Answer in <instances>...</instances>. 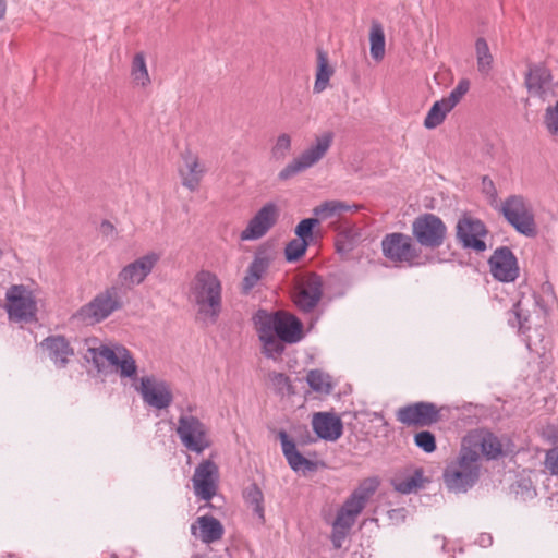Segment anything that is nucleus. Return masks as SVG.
<instances>
[{
	"label": "nucleus",
	"instance_id": "e433bc0d",
	"mask_svg": "<svg viewBox=\"0 0 558 558\" xmlns=\"http://www.w3.org/2000/svg\"><path fill=\"white\" fill-rule=\"evenodd\" d=\"M360 233L355 229H345L341 231L336 240V250L339 254H349L357 245Z\"/></svg>",
	"mask_w": 558,
	"mask_h": 558
},
{
	"label": "nucleus",
	"instance_id": "5fc2aeb1",
	"mask_svg": "<svg viewBox=\"0 0 558 558\" xmlns=\"http://www.w3.org/2000/svg\"><path fill=\"white\" fill-rule=\"evenodd\" d=\"M476 543L481 546V547H488L493 544V537L490 534L488 533H482Z\"/></svg>",
	"mask_w": 558,
	"mask_h": 558
},
{
	"label": "nucleus",
	"instance_id": "2eb2a0df",
	"mask_svg": "<svg viewBox=\"0 0 558 558\" xmlns=\"http://www.w3.org/2000/svg\"><path fill=\"white\" fill-rule=\"evenodd\" d=\"M524 86L530 95L545 100L549 94H554L556 85L550 69L544 62H538L527 64Z\"/></svg>",
	"mask_w": 558,
	"mask_h": 558
},
{
	"label": "nucleus",
	"instance_id": "4d7b16f0",
	"mask_svg": "<svg viewBox=\"0 0 558 558\" xmlns=\"http://www.w3.org/2000/svg\"><path fill=\"white\" fill-rule=\"evenodd\" d=\"M5 9H7L5 0H0V20L4 16Z\"/></svg>",
	"mask_w": 558,
	"mask_h": 558
},
{
	"label": "nucleus",
	"instance_id": "4c0bfd02",
	"mask_svg": "<svg viewBox=\"0 0 558 558\" xmlns=\"http://www.w3.org/2000/svg\"><path fill=\"white\" fill-rule=\"evenodd\" d=\"M269 380L276 395L289 397L295 393L291 379L284 373L271 372L269 373Z\"/></svg>",
	"mask_w": 558,
	"mask_h": 558
},
{
	"label": "nucleus",
	"instance_id": "dca6fc26",
	"mask_svg": "<svg viewBox=\"0 0 558 558\" xmlns=\"http://www.w3.org/2000/svg\"><path fill=\"white\" fill-rule=\"evenodd\" d=\"M219 470L210 460L202 461L195 469L192 478L195 495L205 501H210L217 493Z\"/></svg>",
	"mask_w": 558,
	"mask_h": 558
},
{
	"label": "nucleus",
	"instance_id": "473e14b6",
	"mask_svg": "<svg viewBox=\"0 0 558 558\" xmlns=\"http://www.w3.org/2000/svg\"><path fill=\"white\" fill-rule=\"evenodd\" d=\"M131 76L133 82L142 87H146L150 84L144 52H137L133 57Z\"/></svg>",
	"mask_w": 558,
	"mask_h": 558
},
{
	"label": "nucleus",
	"instance_id": "13d9d810",
	"mask_svg": "<svg viewBox=\"0 0 558 558\" xmlns=\"http://www.w3.org/2000/svg\"><path fill=\"white\" fill-rule=\"evenodd\" d=\"M101 227L104 230H110L112 231L113 230V226L112 223H110L109 221L105 220L102 223H101Z\"/></svg>",
	"mask_w": 558,
	"mask_h": 558
},
{
	"label": "nucleus",
	"instance_id": "a19ab883",
	"mask_svg": "<svg viewBox=\"0 0 558 558\" xmlns=\"http://www.w3.org/2000/svg\"><path fill=\"white\" fill-rule=\"evenodd\" d=\"M263 344V353L268 359H277L284 351V343L275 333L258 338Z\"/></svg>",
	"mask_w": 558,
	"mask_h": 558
},
{
	"label": "nucleus",
	"instance_id": "bf43d9fd",
	"mask_svg": "<svg viewBox=\"0 0 558 558\" xmlns=\"http://www.w3.org/2000/svg\"><path fill=\"white\" fill-rule=\"evenodd\" d=\"M109 558H119V557L116 553H111V554H109Z\"/></svg>",
	"mask_w": 558,
	"mask_h": 558
},
{
	"label": "nucleus",
	"instance_id": "9d476101",
	"mask_svg": "<svg viewBox=\"0 0 558 558\" xmlns=\"http://www.w3.org/2000/svg\"><path fill=\"white\" fill-rule=\"evenodd\" d=\"M7 312L15 322H32L36 317L37 305L29 290L23 284H14L5 293Z\"/></svg>",
	"mask_w": 558,
	"mask_h": 558
},
{
	"label": "nucleus",
	"instance_id": "864d4df0",
	"mask_svg": "<svg viewBox=\"0 0 558 558\" xmlns=\"http://www.w3.org/2000/svg\"><path fill=\"white\" fill-rule=\"evenodd\" d=\"M546 465L550 473L558 476V448L549 450L546 454Z\"/></svg>",
	"mask_w": 558,
	"mask_h": 558
},
{
	"label": "nucleus",
	"instance_id": "79ce46f5",
	"mask_svg": "<svg viewBox=\"0 0 558 558\" xmlns=\"http://www.w3.org/2000/svg\"><path fill=\"white\" fill-rule=\"evenodd\" d=\"M292 140L288 133H281L277 136L270 150V157L275 161H283L290 154Z\"/></svg>",
	"mask_w": 558,
	"mask_h": 558
},
{
	"label": "nucleus",
	"instance_id": "c9c22d12",
	"mask_svg": "<svg viewBox=\"0 0 558 558\" xmlns=\"http://www.w3.org/2000/svg\"><path fill=\"white\" fill-rule=\"evenodd\" d=\"M351 209V206L342 201H326L313 209L315 216L327 219Z\"/></svg>",
	"mask_w": 558,
	"mask_h": 558
},
{
	"label": "nucleus",
	"instance_id": "7ed1b4c3",
	"mask_svg": "<svg viewBox=\"0 0 558 558\" xmlns=\"http://www.w3.org/2000/svg\"><path fill=\"white\" fill-rule=\"evenodd\" d=\"M383 256L396 266L418 267L425 265L422 250L417 246L412 234L390 232L383 236L380 242Z\"/></svg>",
	"mask_w": 558,
	"mask_h": 558
},
{
	"label": "nucleus",
	"instance_id": "4468645a",
	"mask_svg": "<svg viewBox=\"0 0 558 558\" xmlns=\"http://www.w3.org/2000/svg\"><path fill=\"white\" fill-rule=\"evenodd\" d=\"M136 389L140 391L143 401L157 410L167 409L173 401V395L169 384L155 376L142 377L141 385Z\"/></svg>",
	"mask_w": 558,
	"mask_h": 558
},
{
	"label": "nucleus",
	"instance_id": "f257e3e1",
	"mask_svg": "<svg viewBox=\"0 0 558 558\" xmlns=\"http://www.w3.org/2000/svg\"><path fill=\"white\" fill-rule=\"evenodd\" d=\"M190 300L197 307L196 319L203 325H215L222 311V286L208 270H199L190 284Z\"/></svg>",
	"mask_w": 558,
	"mask_h": 558
},
{
	"label": "nucleus",
	"instance_id": "f03ea898",
	"mask_svg": "<svg viewBox=\"0 0 558 558\" xmlns=\"http://www.w3.org/2000/svg\"><path fill=\"white\" fill-rule=\"evenodd\" d=\"M481 469V453L462 444L457 459L444 470V483L450 492L466 493L480 480Z\"/></svg>",
	"mask_w": 558,
	"mask_h": 558
},
{
	"label": "nucleus",
	"instance_id": "3c124183",
	"mask_svg": "<svg viewBox=\"0 0 558 558\" xmlns=\"http://www.w3.org/2000/svg\"><path fill=\"white\" fill-rule=\"evenodd\" d=\"M355 521H356V518H354L353 515L349 514L348 512L345 513L339 509L332 525L350 532L352 526L354 525Z\"/></svg>",
	"mask_w": 558,
	"mask_h": 558
},
{
	"label": "nucleus",
	"instance_id": "ea45409f",
	"mask_svg": "<svg viewBox=\"0 0 558 558\" xmlns=\"http://www.w3.org/2000/svg\"><path fill=\"white\" fill-rule=\"evenodd\" d=\"M308 386L316 392L330 393L332 386L329 376L319 369H311L306 375Z\"/></svg>",
	"mask_w": 558,
	"mask_h": 558
},
{
	"label": "nucleus",
	"instance_id": "20e7f679",
	"mask_svg": "<svg viewBox=\"0 0 558 558\" xmlns=\"http://www.w3.org/2000/svg\"><path fill=\"white\" fill-rule=\"evenodd\" d=\"M124 296L122 287L111 284L83 305L76 312L75 317L87 325L101 323L114 312L123 308Z\"/></svg>",
	"mask_w": 558,
	"mask_h": 558
},
{
	"label": "nucleus",
	"instance_id": "72a5a7b5",
	"mask_svg": "<svg viewBox=\"0 0 558 558\" xmlns=\"http://www.w3.org/2000/svg\"><path fill=\"white\" fill-rule=\"evenodd\" d=\"M451 109L442 99L435 101L424 119V126L428 130L437 128L445 121Z\"/></svg>",
	"mask_w": 558,
	"mask_h": 558
},
{
	"label": "nucleus",
	"instance_id": "a878e982",
	"mask_svg": "<svg viewBox=\"0 0 558 558\" xmlns=\"http://www.w3.org/2000/svg\"><path fill=\"white\" fill-rule=\"evenodd\" d=\"M40 345L48 351L50 360L60 368L65 367L69 357L74 354L73 348L63 336H49Z\"/></svg>",
	"mask_w": 558,
	"mask_h": 558
},
{
	"label": "nucleus",
	"instance_id": "0eeeda50",
	"mask_svg": "<svg viewBox=\"0 0 558 558\" xmlns=\"http://www.w3.org/2000/svg\"><path fill=\"white\" fill-rule=\"evenodd\" d=\"M448 229L440 217L432 213H423L411 223V234L417 246L436 250L442 246L447 239Z\"/></svg>",
	"mask_w": 558,
	"mask_h": 558
},
{
	"label": "nucleus",
	"instance_id": "5701e85b",
	"mask_svg": "<svg viewBox=\"0 0 558 558\" xmlns=\"http://www.w3.org/2000/svg\"><path fill=\"white\" fill-rule=\"evenodd\" d=\"M275 335L286 343H298L304 337L303 324L295 315L279 311Z\"/></svg>",
	"mask_w": 558,
	"mask_h": 558
},
{
	"label": "nucleus",
	"instance_id": "37998d69",
	"mask_svg": "<svg viewBox=\"0 0 558 558\" xmlns=\"http://www.w3.org/2000/svg\"><path fill=\"white\" fill-rule=\"evenodd\" d=\"M245 501L252 507L253 512L258 515V518L264 521V496L262 490L256 484H252L244 492Z\"/></svg>",
	"mask_w": 558,
	"mask_h": 558
},
{
	"label": "nucleus",
	"instance_id": "bb28decb",
	"mask_svg": "<svg viewBox=\"0 0 558 558\" xmlns=\"http://www.w3.org/2000/svg\"><path fill=\"white\" fill-rule=\"evenodd\" d=\"M376 486L367 485L366 482L354 489L345 499L340 510L357 518L365 508L369 497L374 494Z\"/></svg>",
	"mask_w": 558,
	"mask_h": 558
},
{
	"label": "nucleus",
	"instance_id": "423d86ee",
	"mask_svg": "<svg viewBox=\"0 0 558 558\" xmlns=\"http://www.w3.org/2000/svg\"><path fill=\"white\" fill-rule=\"evenodd\" d=\"M333 137L331 131H326L315 136L314 142L306 149L280 170L278 179L280 181H287L314 167L326 156L333 143Z\"/></svg>",
	"mask_w": 558,
	"mask_h": 558
},
{
	"label": "nucleus",
	"instance_id": "a18cd8bd",
	"mask_svg": "<svg viewBox=\"0 0 558 558\" xmlns=\"http://www.w3.org/2000/svg\"><path fill=\"white\" fill-rule=\"evenodd\" d=\"M470 82L466 78H462L459 81L457 86L450 92L448 97L442 98L449 109H453L463 96L469 92Z\"/></svg>",
	"mask_w": 558,
	"mask_h": 558
},
{
	"label": "nucleus",
	"instance_id": "f704fd0d",
	"mask_svg": "<svg viewBox=\"0 0 558 558\" xmlns=\"http://www.w3.org/2000/svg\"><path fill=\"white\" fill-rule=\"evenodd\" d=\"M477 69L482 74H488L493 65V56L485 38L475 41Z\"/></svg>",
	"mask_w": 558,
	"mask_h": 558
},
{
	"label": "nucleus",
	"instance_id": "c756f323",
	"mask_svg": "<svg viewBox=\"0 0 558 558\" xmlns=\"http://www.w3.org/2000/svg\"><path fill=\"white\" fill-rule=\"evenodd\" d=\"M333 74V69L328 63L327 53L318 49L317 50V71L316 78L314 83V93L319 94L326 89L328 86L329 80Z\"/></svg>",
	"mask_w": 558,
	"mask_h": 558
},
{
	"label": "nucleus",
	"instance_id": "7c9ffc66",
	"mask_svg": "<svg viewBox=\"0 0 558 558\" xmlns=\"http://www.w3.org/2000/svg\"><path fill=\"white\" fill-rule=\"evenodd\" d=\"M85 357L88 362H93L98 371H101L106 362L110 365L117 364L118 351L116 352L107 345H100L98 348H89Z\"/></svg>",
	"mask_w": 558,
	"mask_h": 558
},
{
	"label": "nucleus",
	"instance_id": "1a4fd4ad",
	"mask_svg": "<svg viewBox=\"0 0 558 558\" xmlns=\"http://www.w3.org/2000/svg\"><path fill=\"white\" fill-rule=\"evenodd\" d=\"M178 423L177 434L187 450L201 454L210 447L208 429L199 418L194 415H181Z\"/></svg>",
	"mask_w": 558,
	"mask_h": 558
},
{
	"label": "nucleus",
	"instance_id": "6e6552de",
	"mask_svg": "<svg viewBox=\"0 0 558 558\" xmlns=\"http://www.w3.org/2000/svg\"><path fill=\"white\" fill-rule=\"evenodd\" d=\"M396 418L405 426L429 427L441 421V408L428 401L413 402L400 407Z\"/></svg>",
	"mask_w": 558,
	"mask_h": 558
},
{
	"label": "nucleus",
	"instance_id": "cd10ccee",
	"mask_svg": "<svg viewBox=\"0 0 558 558\" xmlns=\"http://www.w3.org/2000/svg\"><path fill=\"white\" fill-rule=\"evenodd\" d=\"M427 480L424 477V471L422 468H417L413 473L407 476H396L391 483L393 488L401 494H411L420 488L424 487V483Z\"/></svg>",
	"mask_w": 558,
	"mask_h": 558
},
{
	"label": "nucleus",
	"instance_id": "b1692460",
	"mask_svg": "<svg viewBox=\"0 0 558 558\" xmlns=\"http://www.w3.org/2000/svg\"><path fill=\"white\" fill-rule=\"evenodd\" d=\"M278 436L281 441L282 453L287 459L289 466L294 472L303 471L305 473L317 470L316 462L303 457V454L296 449L295 442L289 438L284 430H280Z\"/></svg>",
	"mask_w": 558,
	"mask_h": 558
},
{
	"label": "nucleus",
	"instance_id": "39448f33",
	"mask_svg": "<svg viewBox=\"0 0 558 558\" xmlns=\"http://www.w3.org/2000/svg\"><path fill=\"white\" fill-rule=\"evenodd\" d=\"M499 211L518 233L527 238L536 236L537 227L533 206L523 195H509L502 202Z\"/></svg>",
	"mask_w": 558,
	"mask_h": 558
},
{
	"label": "nucleus",
	"instance_id": "ddd939ff",
	"mask_svg": "<svg viewBox=\"0 0 558 558\" xmlns=\"http://www.w3.org/2000/svg\"><path fill=\"white\" fill-rule=\"evenodd\" d=\"M456 229L457 239L463 248L473 250L476 253L486 251L487 245L483 238L488 231L482 220L463 216L458 220Z\"/></svg>",
	"mask_w": 558,
	"mask_h": 558
},
{
	"label": "nucleus",
	"instance_id": "412c9836",
	"mask_svg": "<svg viewBox=\"0 0 558 558\" xmlns=\"http://www.w3.org/2000/svg\"><path fill=\"white\" fill-rule=\"evenodd\" d=\"M269 266L270 258L267 251L262 248L257 250L241 282V291L243 294H248L256 287L258 281L266 275Z\"/></svg>",
	"mask_w": 558,
	"mask_h": 558
},
{
	"label": "nucleus",
	"instance_id": "c85d7f7f",
	"mask_svg": "<svg viewBox=\"0 0 558 558\" xmlns=\"http://www.w3.org/2000/svg\"><path fill=\"white\" fill-rule=\"evenodd\" d=\"M278 316L279 311L270 313L265 308H259L254 313L252 322L256 328L258 338L275 333Z\"/></svg>",
	"mask_w": 558,
	"mask_h": 558
},
{
	"label": "nucleus",
	"instance_id": "de8ad7c7",
	"mask_svg": "<svg viewBox=\"0 0 558 558\" xmlns=\"http://www.w3.org/2000/svg\"><path fill=\"white\" fill-rule=\"evenodd\" d=\"M318 223L319 220L316 218H305L301 220L295 228V234L298 239L310 244V242L313 240V230Z\"/></svg>",
	"mask_w": 558,
	"mask_h": 558
},
{
	"label": "nucleus",
	"instance_id": "f3484780",
	"mask_svg": "<svg viewBox=\"0 0 558 558\" xmlns=\"http://www.w3.org/2000/svg\"><path fill=\"white\" fill-rule=\"evenodd\" d=\"M488 265L492 276L500 282H513L519 277L518 259L508 246L496 248Z\"/></svg>",
	"mask_w": 558,
	"mask_h": 558
},
{
	"label": "nucleus",
	"instance_id": "09e8293b",
	"mask_svg": "<svg viewBox=\"0 0 558 558\" xmlns=\"http://www.w3.org/2000/svg\"><path fill=\"white\" fill-rule=\"evenodd\" d=\"M525 322H527V317L522 315L520 302L514 303L512 308L509 311V325L513 328H518L520 331H523L525 328Z\"/></svg>",
	"mask_w": 558,
	"mask_h": 558
},
{
	"label": "nucleus",
	"instance_id": "aec40b11",
	"mask_svg": "<svg viewBox=\"0 0 558 558\" xmlns=\"http://www.w3.org/2000/svg\"><path fill=\"white\" fill-rule=\"evenodd\" d=\"M184 167L179 170L182 185L195 192L206 172L205 167L201 163L199 158L196 154L190 149L184 150L181 154Z\"/></svg>",
	"mask_w": 558,
	"mask_h": 558
},
{
	"label": "nucleus",
	"instance_id": "9b49d317",
	"mask_svg": "<svg viewBox=\"0 0 558 558\" xmlns=\"http://www.w3.org/2000/svg\"><path fill=\"white\" fill-rule=\"evenodd\" d=\"M159 259V254L149 252L121 268L118 274L117 284L123 288L124 295L135 286H140L145 281Z\"/></svg>",
	"mask_w": 558,
	"mask_h": 558
},
{
	"label": "nucleus",
	"instance_id": "58836bf2",
	"mask_svg": "<svg viewBox=\"0 0 558 558\" xmlns=\"http://www.w3.org/2000/svg\"><path fill=\"white\" fill-rule=\"evenodd\" d=\"M114 366L120 368L122 377L134 378L136 376V363L130 351L123 347L118 348V362Z\"/></svg>",
	"mask_w": 558,
	"mask_h": 558
},
{
	"label": "nucleus",
	"instance_id": "a211bd4d",
	"mask_svg": "<svg viewBox=\"0 0 558 558\" xmlns=\"http://www.w3.org/2000/svg\"><path fill=\"white\" fill-rule=\"evenodd\" d=\"M278 209L274 203L264 205L248 221L247 227L241 232L242 241H253L263 238L276 223Z\"/></svg>",
	"mask_w": 558,
	"mask_h": 558
},
{
	"label": "nucleus",
	"instance_id": "f8f14e48",
	"mask_svg": "<svg viewBox=\"0 0 558 558\" xmlns=\"http://www.w3.org/2000/svg\"><path fill=\"white\" fill-rule=\"evenodd\" d=\"M324 294L323 278L315 274H308L298 284L294 293L295 306L305 314L312 313L319 304Z\"/></svg>",
	"mask_w": 558,
	"mask_h": 558
},
{
	"label": "nucleus",
	"instance_id": "4be33fe9",
	"mask_svg": "<svg viewBox=\"0 0 558 558\" xmlns=\"http://www.w3.org/2000/svg\"><path fill=\"white\" fill-rule=\"evenodd\" d=\"M462 444L476 449L487 460H497L505 456L501 441L490 432H483L476 436L464 438Z\"/></svg>",
	"mask_w": 558,
	"mask_h": 558
},
{
	"label": "nucleus",
	"instance_id": "8fccbe9b",
	"mask_svg": "<svg viewBox=\"0 0 558 558\" xmlns=\"http://www.w3.org/2000/svg\"><path fill=\"white\" fill-rule=\"evenodd\" d=\"M544 122L547 130L555 135H558V101L555 106H549L545 110Z\"/></svg>",
	"mask_w": 558,
	"mask_h": 558
},
{
	"label": "nucleus",
	"instance_id": "603ef678",
	"mask_svg": "<svg viewBox=\"0 0 558 558\" xmlns=\"http://www.w3.org/2000/svg\"><path fill=\"white\" fill-rule=\"evenodd\" d=\"M349 531L339 529L332 525V532L330 535V541L335 549H340L347 536L349 535Z\"/></svg>",
	"mask_w": 558,
	"mask_h": 558
},
{
	"label": "nucleus",
	"instance_id": "393cba45",
	"mask_svg": "<svg viewBox=\"0 0 558 558\" xmlns=\"http://www.w3.org/2000/svg\"><path fill=\"white\" fill-rule=\"evenodd\" d=\"M223 533V525L213 515L198 517L195 523L191 525V534L199 538L205 544H211L220 541Z\"/></svg>",
	"mask_w": 558,
	"mask_h": 558
},
{
	"label": "nucleus",
	"instance_id": "6ab92c4d",
	"mask_svg": "<svg viewBox=\"0 0 558 558\" xmlns=\"http://www.w3.org/2000/svg\"><path fill=\"white\" fill-rule=\"evenodd\" d=\"M313 430L318 438L336 441L343 434V424L339 416L329 412H317L312 420Z\"/></svg>",
	"mask_w": 558,
	"mask_h": 558
},
{
	"label": "nucleus",
	"instance_id": "49530a36",
	"mask_svg": "<svg viewBox=\"0 0 558 558\" xmlns=\"http://www.w3.org/2000/svg\"><path fill=\"white\" fill-rule=\"evenodd\" d=\"M310 244L300 239L291 240L284 250L286 259L288 262H296L299 260L306 252V248Z\"/></svg>",
	"mask_w": 558,
	"mask_h": 558
},
{
	"label": "nucleus",
	"instance_id": "6e6d98bb",
	"mask_svg": "<svg viewBox=\"0 0 558 558\" xmlns=\"http://www.w3.org/2000/svg\"><path fill=\"white\" fill-rule=\"evenodd\" d=\"M483 185H484L485 190L490 189L494 193H496L493 181L490 179H488L487 177L483 178Z\"/></svg>",
	"mask_w": 558,
	"mask_h": 558
},
{
	"label": "nucleus",
	"instance_id": "052dcab7",
	"mask_svg": "<svg viewBox=\"0 0 558 558\" xmlns=\"http://www.w3.org/2000/svg\"><path fill=\"white\" fill-rule=\"evenodd\" d=\"M2 256H3V251H2V248L0 247V259L2 258Z\"/></svg>",
	"mask_w": 558,
	"mask_h": 558
},
{
	"label": "nucleus",
	"instance_id": "2f4dec72",
	"mask_svg": "<svg viewBox=\"0 0 558 558\" xmlns=\"http://www.w3.org/2000/svg\"><path fill=\"white\" fill-rule=\"evenodd\" d=\"M371 56L375 61L383 60L385 56V33L379 22H373L369 32Z\"/></svg>",
	"mask_w": 558,
	"mask_h": 558
},
{
	"label": "nucleus",
	"instance_id": "c03bdc74",
	"mask_svg": "<svg viewBox=\"0 0 558 558\" xmlns=\"http://www.w3.org/2000/svg\"><path fill=\"white\" fill-rule=\"evenodd\" d=\"M414 445L426 453L437 449L436 437L429 430H421L414 435Z\"/></svg>",
	"mask_w": 558,
	"mask_h": 558
}]
</instances>
